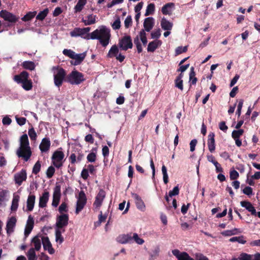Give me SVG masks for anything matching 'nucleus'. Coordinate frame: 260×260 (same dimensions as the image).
<instances>
[{
  "mask_svg": "<svg viewBox=\"0 0 260 260\" xmlns=\"http://www.w3.org/2000/svg\"><path fill=\"white\" fill-rule=\"evenodd\" d=\"M70 35L73 37H81L82 38L89 40H98L103 47H106L110 42L111 37L110 30L105 26H101L99 29L92 31L90 34L85 35L83 28L76 27L70 32Z\"/></svg>",
  "mask_w": 260,
  "mask_h": 260,
  "instance_id": "nucleus-1",
  "label": "nucleus"
},
{
  "mask_svg": "<svg viewBox=\"0 0 260 260\" xmlns=\"http://www.w3.org/2000/svg\"><path fill=\"white\" fill-rule=\"evenodd\" d=\"M52 71L53 72L54 83L56 87L59 88L63 81H66L67 72L58 66L53 67Z\"/></svg>",
  "mask_w": 260,
  "mask_h": 260,
  "instance_id": "nucleus-2",
  "label": "nucleus"
},
{
  "mask_svg": "<svg viewBox=\"0 0 260 260\" xmlns=\"http://www.w3.org/2000/svg\"><path fill=\"white\" fill-rule=\"evenodd\" d=\"M84 75L77 70H73L67 75L66 81L72 85H78L85 81Z\"/></svg>",
  "mask_w": 260,
  "mask_h": 260,
  "instance_id": "nucleus-3",
  "label": "nucleus"
},
{
  "mask_svg": "<svg viewBox=\"0 0 260 260\" xmlns=\"http://www.w3.org/2000/svg\"><path fill=\"white\" fill-rule=\"evenodd\" d=\"M64 157V154L62 151V148L60 147L55 151L51 157L52 164L57 169H59L63 165L62 160Z\"/></svg>",
  "mask_w": 260,
  "mask_h": 260,
  "instance_id": "nucleus-4",
  "label": "nucleus"
},
{
  "mask_svg": "<svg viewBox=\"0 0 260 260\" xmlns=\"http://www.w3.org/2000/svg\"><path fill=\"white\" fill-rule=\"evenodd\" d=\"M87 202V198L84 192L82 190L80 191L79 193V197L76 204V209L75 213L76 214L79 213L83 209Z\"/></svg>",
  "mask_w": 260,
  "mask_h": 260,
  "instance_id": "nucleus-5",
  "label": "nucleus"
},
{
  "mask_svg": "<svg viewBox=\"0 0 260 260\" xmlns=\"http://www.w3.org/2000/svg\"><path fill=\"white\" fill-rule=\"evenodd\" d=\"M119 47L123 50H127L133 48L132 40L130 36H124L119 41Z\"/></svg>",
  "mask_w": 260,
  "mask_h": 260,
  "instance_id": "nucleus-6",
  "label": "nucleus"
},
{
  "mask_svg": "<svg viewBox=\"0 0 260 260\" xmlns=\"http://www.w3.org/2000/svg\"><path fill=\"white\" fill-rule=\"evenodd\" d=\"M31 151L30 147H19L17 150V154L19 157H21L27 161L31 155Z\"/></svg>",
  "mask_w": 260,
  "mask_h": 260,
  "instance_id": "nucleus-7",
  "label": "nucleus"
},
{
  "mask_svg": "<svg viewBox=\"0 0 260 260\" xmlns=\"http://www.w3.org/2000/svg\"><path fill=\"white\" fill-rule=\"evenodd\" d=\"M0 17L11 23L16 22L19 18V16H16L6 10H3L0 12Z\"/></svg>",
  "mask_w": 260,
  "mask_h": 260,
  "instance_id": "nucleus-8",
  "label": "nucleus"
},
{
  "mask_svg": "<svg viewBox=\"0 0 260 260\" xmlns=\"http://www.w3.org/2000/svg\"><path fill=\"white\" fill-rule=\"evenodd\" d=\"M69 217L68 214H62L57 216L56 222V228L57 229H61L68 224Z\"/></svg>",
  "mask_w": 260,
  "mask_h": 260,
  "instance_id": "nucleus-9",
  "label": "nucleus"
},
{
  "mask_svg": "<svg viewBox=\"0 0 260 260\" xmlns=\"http://www.w3.org/2000/svg\"><path fill=\"white\" fill-rule=\"evenodd\" d=\"M14 181L15 183L18 185H21L24 181L27 178L26 171L24 169H22L19 172L14 175Z\"/></svg>",
  "mask_w": 260,
  "mask_h": 260,
  "instance_id": "nucleus-10",
  "label": "nucleus"
},
{
  "mask_svg": "<svg viewBox=\"0 0 260 260\" xmlns=\"http://www.w3.org/2000/svg\"><path fill=\"white\" fill-rule=\"evenodd\" d=\"M60 188V185H56L54 189L52 203V205L53 207H56L59 204L61 197Z\"/></svg>",
  "mask_w": 260,
  "mask_h": 260,
  "instance_id": "nucleus-11",
  "label": "nucleus"
},
{
  "mask_svg": "<svg viewBox=\"0 0 260 260\" xmlns=\"http://www.w3.org/2000/svg\"><path fill=\"white\" fill-rule=\"evenodd\" d=\"M106 197V192L102 189H101L95 197V200L93 203V206L96 208H99L102 205L103 200Z\"/></svg>",
  "mask_w": 260,
  "mask_h": 260,
  "instance_id": "nucleus-12",
  "label": "nucleus"
},
{
  "mask_svg": "<svg viewBox=\"0 0 260 260\" xmlns=\"http://www.w3.org/2000/svg\"><path fill=\"white\" fill-rule=\"evenodd\" d=\"M215 134L214 133L211 132L208 136L207 145L209 150L213 153L215 150Z\"/></svg>",
  "mask_w": 260,
  "mask_h": 260,
  "instance_id": "nucleus-13",
  "label": "nucleus"
},
{
  "mask_svg": "<svg viewBox=\"0 0 260 260\" xmlns=\"http://www.w3.org/2000/svg\"><path fill=\"white\" fill-rule=\"evenodd\" d=\"M50 139L48 138H44L42 140L39 145V149L42 153L47 152L50 149Z\"/></svg>",
  "mask_w": 260,
  "mask_h": 260,
  "instance_id": "nucleus-14",
  "label": "nucleus"
},
{
  "mask_svg": "<svg viewBox=\"0 0 260 260\" xmlns=\"http://www.w3.org/2000/svg\"><path fill=\"white\" fill-rule=\"evenodd\" d=\"M42 241L44 250H47L50 254H53L54 250L48 237H42Z\"/></svg>",
  "mask_w": 260,
  "mask_h": 260,
  "instance_id": "nucleus-15",
  "label": "nucleus"
},
{
  "mask_svg": "<svg viewBox=\"0 0 260 260\" xmlns=\"http://www.w3.org/2000/svg\"><path fill=\"white\" fill-rule=\"evenodd\" d=\"M29 78V74L26 71H22L19 75H16L14 77V80L18 84H20L23 81L26 80Z\"/></svg>",
  "mask_w": 260,
  "mask_h": 260,
  "instance_id": "nucleus-16",
  "label": "nucleus"
},
{
  "mask_svg": "<svg viewBox=\"0 0 260 260\" xmlns=\"http://www.w3.org/2000/svg\"><path fill=\"white\" fill-rule=\"evenodd\" d=\"M16 223V218L15 217H11L7 221L6 225L7 233L8 235H10L14 231V228Z\"/></svg>",
  "mask_w": 260,
  "mask_h": 260,
  "instance_id": "nucleus-17",
  "label": "nucleus"
},
{
  "mask_svg": "<svg viewBox=\"0 0 260 260\" xmlns=\"http://www.w3.org/2000/svg\"><path fill=\"white\" fill-rule=\"evenodd\" d=\"M86 56V52L82 53L76 54L74 55V58L73 59H75V61H71V63L72 65L77 66L81 63Z\"/></svg>",
  "mask_w": 260,
  "mask_h": 260,
  "instance_id": "nucleus-18",
  "label": "nucleus"
},
{
  "mask_svg": "<svg viewBox=\"0 0 260 260\" xmlns=\"http://www.w3.org/2000/svg\"><path fill=\"white\" fill-rule=\"evenodd\" d=\"M34 224V221L33 218L29 215L28 219L27 220V224L24 230V236L25 238H27L31 232Z\"/></svg>",
  "mask_w": 260,
  "mask_h": 260,
  "instance_id": "nucleus-19",
  "label": "nucleus"
},
{
  "mask_svg": "<svg viewBox=\"0 0 260 260\" xmlns=\"http://www.w3.org/2000/svg\"><path fill=\"white\" fill-rule=\"evenodd\" d=\"M96 19H98L97 16L91 14L85 17V19L83 18L81 21L84 23L85 25H90L95 24L96 22Z\"/></svg>",
  "mask_w": 260,
  "mask_h": 260,
  "instance_id": "nucleus-20",
  "label": "nucleus"
},
{
  "mask_svg": "<svg viewBox=\"0 0 260 260\" xmlns=\"http://www.w3.org/2000/svg\"><path fill=\"white\" fill-rule=\"evenodd\" d=\"M49 193L48 191H44L42 196L40 197L39 206L40 208H44L46 206L49 200Z\"/></svg>",
  "mask_w": 260,
  "mask_h": 260,
  "instance_id": "nucleus-21",
  "label": "nucleus"
},
{
  "mask_svg": "<svg viewBox=\"0 0 260 260\" xmlns=\"http://www.w3.org/2000/svg\"><path fill=\"white\" fill-rule=\"evenodd\" d=\"M175 4L173 3H168L165 4L161 8V12L164 15H171L174 8Z\"/></svg>",
  "mask_w": 260,
  "mask_h": 260,
  "instance_id": "nucleus-22",
  "label": "nucleus"
},
{
  "mask_svg": "<svg viewBox=\"0 0 260 260\" xmlns=\"http://www.w3.org/2000/svg\"><path fill=\"white\" fill-rule=\"evenodd\" d=\"M240 204L243 207L245 208L246 210L251 212L252 215L256 216V210L250 202L248 201H241Z\"/></svg>",
  "mask_w": 260,
  "mask_h": 260,
  "instance_id": "nucleus-23",
  "label": "nucleus"
},
{
  "mask_svg": "<svg viewBox=\"0 0 260 260\" xmlns=\"http://www.w3.org/2000/svg\"><path fill=\"white\" fill-rule=\"evenodd\" d=\"M143 25L146 31L148 32L150 31L154 25V19L152 17H147L145 18Z\"/></svg>",
  "mask_w": 260,
  "mask_h": 260,
  "instance_id": "nucleus-24",
  "label": "nucleus"
},
{
  "mask_svg": "<svg viewBox=\"0 0 260 260\" xmlns=\"http://www.w3.org/2000/svg\"><path fill=\"white\" fill-rule=\"evenodd\" d=\"M132 240V237L131 236V234L121 235L117 238V242L121 244H126Z\"/></svg>",
  "mask_w": 260,
  "mask_h": 260,
  "instance_id": "nucleus-25",
  "label": "nucleus"
},
{
  "mask_svg": "<svg viewBox=\"0 0 260 260\" xmlns=\"http://www.w3.org/2000/svg\"><path fill=\"white\" fill-rule=\"evenodd\" d=\"M161 44L160 40H155L150 42L147 47L148 52H153Z\"/></svg>",
  "mask_w": 260,
  "mask_h": 260,
  "instance_id": "nucleus-26",
  "label": "nucleus"
},
{
  "mask_svg": "<svg viewBox=\"0 0 260 260\" xmlns=\"http://www.w3.org/2000/svg\"><path fill=\"white\" fill-rule=\"evenodd\" d=\"M160 25L161 28L165 30H171L173 27V23L164 17L161 19Z\"/></svg>",
  "mask_w": 260,
  "mask_h": 260,
  "instance_id": "nucleus-27",
  "label": "nucleus"
},
{
  "mask_svg": "<svg viewBox=\"0 0 260 260\" xmlns=\"http://www.w3.org/2000/svg\"><path fill=\"white\" fill-rule=\"evenodd\" d=\"M36 197L35 195H29L27 200V209L29 211L32 210L35 203Z\"/></svg>",
  "mask_w": 260,
  "mask_h": 260,
  "instance_id": "nucleus-28",
  "label": "nucleus"
},
{
  "mask_svg": "<svg viewBox=\"0 0 260 260\" xmlns=\"http://www.w3.org/2000/svg\"><path fill=\"white\" fill-rule=\"evenodd\" d=\"M135 198L136 200V204L137 208L141 211H144L145 209V205L141 197L138 194H136Z\"/></svg>",
  "mask_w": 260,
  "mask_h": 260,
  "instance_id": "nucleus-29",
  "label": "nucleus"
},
{
  "mask_svg": "<svg viewBox=\"0 0 260 260\" xmlns=\"http://www.w3.org/2000/svg\"><path fill=\"white\" fill-rule=\"evenodd\" d=\"M21 66L24 69L30 71L34 70L35 68V63L31 61H24Z\"/></svg>",
  "mask_w": 260,
  "mask_h": 260,
  "instance_id": "nucleus-30",
  "label": "nucleus"
},
{
  "mask_svg": "<svg viewBox=\"0 0 260 260\" xmlns=\"http://www.w3.org/2000/svg\"><path fill=\"white\" fill-rule=\"evenodd\" d=\"M31 242L34 244L35 250L39 251L41 247V240L38 236H36L32 238Z\"/></svg>",
  "mask_w": 260,
  "mask_h": 260,
  "instance_id": "nucleus-31",
  "label": "nucleus"
},
{
  "mask_svg": "<svg viewBox=\"0 0 260 260\" xmlns=\"http://www.w3.org/2000/svg\"><path fill=\"white\" fill-rule=\"evenodd\" d=\"M19 200V196L18 195H14L12 202L11 209L12 211H16L18 207V202Z\"/></svg>",
  "mask_w": 260,
  "mask_h": 260,
  "instance_id": "nucleus-32",
  "label": "nucleus"
},
{
  "mask_svg": "<svg viewBox=\"0 0 260 260\" xmlns=\"http://www.w3.org/2000/svg\"><path fill=\"white\" fill-rule=\"evenodd\" d=\"M37 14L36 11L29 12L27 13L22 18L23 21L26 22L31 20Z\"/></svg>",
  "mask_w": 260,
  "mask_h": 260,
  "instance_id": "nucleus-33",
  "label": "nucleus"
},
{
  "mask_svg": "<svg viewBox=\"0 0 260 260\" xmlns=\"http://www.w3.org/2000/svg\"><path fill=\"white\" fill-rule=\"evenodd\" d=\"M26 256L28 260H37L38 259V257L34 248H31L29 249L26 253Z\"/></svg>",
  "mask_w": 260,
  "mask_h": 260,
  "instance_id": "nucleus-34",
  "label": "nucleus"
},
{
  "mask_svg": "<svg viewBox=\"0 0 260 260\" xmlns=\"http://www.w3.org/2000/svg\"><path fill=\"white\" fill-rule=\"evenodd\" d=\"M197 78L196 77V73L194 71V68L192 67L190 68V72L189 73V82L192 85H195L197 82Z\"/></svg>",
  "mask_w": 260,
  "mask_h": 260,
  "instance_id": "nucleus-35",
  "label": "nucleus"
},
{
  "mask_svg": "<svg viewBox=\"0 0 260 260\" xmlns=\"http://www.w3.org/2000/svg\"><path fill=\"white\" fill-rule=\"evenodd\" d=\"M20 84H22V88L25 90H30L32 88V82L31 80H28V79Z\"/></svg>",
  "mask_w": 260,
  "mask_h": 260,
  "instance_id": "nucleus-36",
  "label": "nucleus"
},
{
  "mask_svg": "<svg viewBox=\"0 0 260 260\" xmlns=\"http://www.w3.org/2000/svg\"><path fill=\"white\" fill-rule=\"evenodd\" d=\"M20 147H30L28 137L26 134H24L21 137Z\"/></svg>",
  "mask_w": 260,
  "mask_h": 260,
  "instance_id": "nucleus-37",
  "label": "nucleus"
},
{
  "mask_svg": "<svg viewBox=\"0 0 260 260\" xmlns=\"http://www.w3.org/2000/svg\"><path fill=\"white\" fill-rule=\"evenodd\" d=\"M119 52L118 48L116 45L112 46L110 50L109 51L108 56L110 58L114 56H116Z\"/></svg>",
  "mask_w": 260,
  "mask_h": 260,
  "instance_id": "nucleus-38",
  "label": "nucleus"
},
{
  "mask_svg": "<svg viewBox=\"0 0 260 260\" xmlns=\"http://www.w3.org/2000/svg\"><path fill=\"white\" fill-rule=\"evenodd\" d=\"M49 13V9L48 8L45 9L43 11H40L36 16L37 20L42 21L47 16Z\"/></svg>",
  "mask_w": 260,
  "mask_h": 260,
  "instance_id": "nucleus-39",
  "label": "nucleus"
},
{
  "mask_svg": "<svg viewBox=\"0 0 260 260\" xmlns=\"http://www.w3.org/2000/svg\"><path fill=\"white\" fill-rule=\"evenodd\" d=\"M55 241L61 244L63 241L64 238L61 235V232L60 229H56L55 230Z\"/></svg>",
  "mask_w": 260,
  "mask_h": 260,
  "instance_id": "nucleus-40",
  "label": "nucleus"
},
{
  "mask_svg": "<svg viewBox=\"0 0 260 260\" xmlns=\"http://www.w3.org/2000/svg\"><path fill=\"white\" fill-rule=\"evenodd\" d=\"M244 131L243 129L238 130H234L232 133V137L233 139L240 138V137L243 134Z\"/></svg>",
  "mask_w": 260,
  "mask_h": 260,
  "instance_id": "nucleus-41",
  "label": "nucleus"
},
{
  "mask_svg": "<svg viewBox=\"0 0 260 260\" xmlns=\"http://www.w3.org/2000/svg\"><path fill=\"white\" fill-rule=\"evenodd\" d=\"M230 241L232 242H238L239 243L241 244H245L246 243V241L244 239V237L243 236H241L239 237H234L230 239Z\"/></svg>",
  "mask_w": 260,
  "mask_h": 260,
  "instance_id": "nucleus-42",
  "label": "nucleus"
},
{
  "mask_svg": "<svg viewBox=\"0 0 260 260\" xmlns=\"http://www.w3.org/2000/svg\"><path fill=\"white\" fill-rule=\"evenodd\" d=\"M155 11V5L153 3L149 4L147 7L145 14V16L152 14Z\"/></svg>",
  "mask_w": 260,
  "mask_h": 260,
  "instance_id": "nucleus-43",
  "label": "nucleus"
},
{
  "mask_svg": "<svg viewBox=\"0 0 260 260\" xmlns=\"http://www.w3.org/2000/svg\"><path fill=\"white\" fill-rule=\"evenodd\" d=\"M139 35L140 40L142 41L143 45L145 46L147 43V39L145 30L144 29H142L139 32Z\"/></svg>",
  "mask_w": 260,
  "mask_h": 260,
  "instance_id": "nucleus-44",
  "label": "nucleus"
},
{
  "mask_svg": "<svg viewBox=\"0 0 260 260\" xmlns=\"http://www.w3.org/2000/svg\"><path fill=\"white\" fill-rule=\"evenodd\" d=\"M28 134L30 137V139L32 141L36 140L37 135L32 126H31V128L28 129Z\"/></svg>",
  "mask_w": 260,
  "mask_h": 260,
  "instance_id": "nucleus-45",
  "label": "nucleus"
},
{
  "mask_svg": "<svg viewBox=\"0 0 260 260\" xmlns=\"http://www.w3.org/2000/svg\"><path fill=\"white\" fill-rule=\"evenodd\" d=\"M41 167V162L39 160H38L33 167L32 171V173L35 175L38 174L39 173V172L40 171Z\"/></svg>",
  "mask_w": 260,
  "mask_h": 260,
  "instance_id": "nucleus-46",
  "label": "nucleus"
},
{
  "mask_svg": "<svg viewBox=\"0 0 260 260\" xmlns=\"http://www.w3.org/2000/svg\"><path fill=\"white\" fill-rule=\"evenodd\" d=\"M162 173L163 174V180L165 184L168 183L169 181L168 175L167 174V168L165 165H162L161 168Z\"/></svg>",
  "mask_w": 260,
  "mask_h": 260,
  "instance_id": "nucleus-47",
  "label": "nucleus"
},
{
  "mask_svg": "<svg viewBox=\"0 0 260 260\" xmlns=\"http://www.w3.org/2000/svg\"><path fill=\"white\" fill-rule=\"evenodd\" d=\"M63 54L69 57L70 58L73 59L74 58V55L75 54V52L71 49H64L62 51Z\"/></svg>",
  "mask_w": 260,
  "mask_h": 260,
  "instance_id": "nucleus-48",
  "label": "nucleus"
},
{
  "mask_svg": "<svg viewBox=\"0 0 260 260\" xmlns=\"http://www.w3.org/2000/svg\"><path fill=\"white\" fill-rule=\"evenodd\" d=\"M252 255L242 252L239 256V260H251Z\"/></svg>",
  "mask_w": 260,
  "mask_h": 260,
  "instance_id": "nucleus-49",
  "label": "nucleus"
},
{
  "mask_svg": "<svg viewBox=\"0 0 260 260\" xmlns=\"http://www.w3.org/2000/svg\"><path fill=\"white\" fill-rule=\"evenodd\" d=\"M112 27L114 30L119 29L120 28L121 22L119 17H118L115 21L112 24Z\"/></svg>",
  "mask_w": 260,
  "mask_h": 260,
  "instance_id": "nucleus-50",
  "label": "nucleus"
},
{
  "mask_svg": "<svg viewBox=\"0 0 260 260\" xmlns=\"http://www.w3.org/2000/svg\"><path fill=\"white\" fill-rule=\"evenodd\" d=\"M55 170L53 166L48 167L46 171V175L48 178L50 179L53 177L54 174Z\"/></svg>",
  "mask_w": 260,
  "mask_h": 260,
  "instance_id": "nucleus-51",
  "label": "nucleus"
},
{
  "mask_svg": "<svg viewBox=\"0 0 260 260\" xmlns=\"http://www.w3.org/2000/svg\"><path fill=\"white\" fill-rule=\"evenodd\" d=\"M187 50V46H179L175 50L176 55H179L182 53L186 52Z\"/></svg>",
  "mask_w": 260,
  "mask_h": 260,
  "instance_id": "nucleus-52",
  "label": "nucleus"
},
{
  "mask_svg": "<svg viewBox=\"0 0 260 260\" xmlns=\"http://www.w3.org/2000/svg\"><path fill=\"white\" fill-rule=\"evenodd\" d=\"M96 154L94 152H90L87 156V159L88 162H93L96 160Z\"/></svg>",
  "mask_w": 260,
  "mask_h": 260,
  "instance_id": "nucleus-53",
  "label": "nucleus"
},
{
  "mask_svg": "<svg viewBox=\"0 0 260 260\" xmlns=\"http://www.w3.org/2000/svg\"><path fill=\"white\" fill-rule=\"evenodd\" d=\"M238 231L237 229H234L232 230L224 231L222 233V235L224 236H231L235 235Z\"/></svg>",
  "mask_w": 260,
  "mask_h": 260,
  "instance_id": "nucleus-54",
  "label": "nucleus"
},
{
  "mask_svg": "<svg viewBox=\"0 0 260 260\" xmlns=\"http://www.w3.org/2000/svg\"><path fill=\"white\" fill-rule=\"evenodd\" d=\"M178 260H194L186 252H181V255L178 257Z\"/></svg>",
  "mask_w": 260,
  "mask_h": 260,
  "instance_id": "nucleus-55",
  "label": "nucleus"
},
{
  "mask_svg": "<svg viewBox=\"0 0 260 260\" xmlns=\"http://www.w3.org/2000/svg\"><path fill=\"white\" fill-rule=\"evenodd\" d=\"M244 101L242 99L239 100L238 105L237 106V110L236 111V115H237L238 117H239L241 114V110L243 107Z\"/></svg>",
  "mask_w": 260,
  "mask_h": 260,
  "instance_id": "nucleus-56",
  "label": "nucleus"
},
{
  "mask_svg": "<svg viewBox=\"0 0 260 260\" xmlns=\"http://www.w3.org/2000/svg\"><path fill=\"white\" fill-rule=\"evenodd\" d=\"M132 18L131 15H128L124 20V26L126 28H128L132 24Z\"/></svg>",
  "mask_w": 260,
  "mask_h": 260,
  "instance_id": "nucleus-57",
  "label": "nucleus"
},
{
  "mask_svg": "<svg viewBox=\"0 0 260 260\" xmlns=\"http://www.w3.org/2000/svg\"><path fill=\"white\" fill-rule=\"evenodd\" d=\"M132 239H134L135 241L138 244H142L144 243V241L143 239L139 238L138 235L137 233H134L132 237Z\"/></svg>",
  "mask_w": 260,
  "mask_h": 260,
  "instance_id": "nucleus-58",
  "label": "nucleus"
},
{
  "mask_svg": "<svg viewBox=\"0 0 260 260\" xmlns=\"http://www.w3.org/2000/svg\"><path fill=\"white\" fill-rule=\"evenodd\" d=\"M239 173L237 171L233 170L230 171V178L231 180H235V179H237L239 177Z\"/></svg>",
  "mask_w": 260,
  "mask_h": 260,
  "instance_id": "nucleus-59",
  "label": "nucleus"
},
{
  "mask_svg": "<svg viewBox=\"0 0 260 260\" xmlns=\"http://www.w3.org/2000/svg\"><path fill=\"white\" fill-rule=\"evenodd\" d=\"M161 35L160 29L159 28L153 31L151 33V38L152 39H158Z\"/></svg>",
  "mask_w": 260,
  "mask_h": 260,
  "instance_id": "nucleus-60",
  "label": "nucleus"
},
{
  "mask_svg": "<svg viewBox=\"0 0 260 260\" xmlns=\"http://www.w3.org/2000/svg\"><path fill=\"white\" fill-rule=\"evenodd\" d=\"M179 193V189L178 186L174 187L172 190H170L169 192V196L172 197L174 196H177Z\"/></svg>",
  "mask_w": 260,
  "mask_h": 260,
  "instance_id": "nucleus-61",
  "label": "nucleus"
},
{
  "mask_svg": "<svg viewBox=\"0 0 260 260\" xmlns=\"http://www.w3.org/2000/svg\"><path fill=\"white\" fill-rule=\"evenodd\" d=\"M16 120L19 125L22 126L25 124L26 119L24 117H18L16 116Z\"/></svg>",
  "mask_w": 260,
  "mask_h": 260,
  "instance_id": "nucleus-62",
  "label": "nucleus"
},
{
  "mask_svg": "<svg viewBox=\"0 0 260 260\" xmlns=\"http://www.w3.org/2000/svg\"><path fill=\"white\" fill-rule=\"evenodd\" d=\"M81 177L84 180H86L89 177V174H88V170L85 168L83 169L81 173Z\"/></svg>",
  "mask_w": 260,
  "mask_h": 260,
  "instance_id": "nucleus-63",
  "label": "nucleus"
},
{
  "mask_svg": "<svg viewBox=\"0 0 260 260\" xmlns=\"http://www.w3.org/2000/svg\"><path fill=\"white\" fill-rule=\"evenodd\" d=\"M196 260H209L208 258L200 253H197L195 254Z\"/></svg>",
  "mask_w": 260,
  "mask_h": 260,
  "instance_id": "nucleus-64",
  "label": "nucleus"
}]
</instances>
